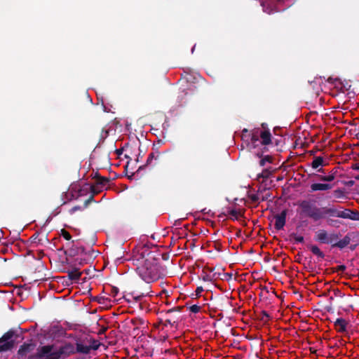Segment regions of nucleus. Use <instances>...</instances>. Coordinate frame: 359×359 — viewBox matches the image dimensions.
Listing matches in <instances>:
<instances>
[{
	"mask_svg": "<svg viewBox=\"0 0 359 359\" xmlns=\"http://www.w3.org/2000/svg\"><path fill=\"white\" fill-rule=\"evenodd\" d=\"M271 143V133L268 130L262 128H255L252 130L250 140L248 142V147L250 149H257L255 151L257 155L264 152L266 145Z\"/></svg>",
	"mask_w": 359,
	"mask_h": 359,
	"instance_id": "obj_1",
	"label": "nucleus"
},
{
	"mask_svg": "<svg viewBox=\"0 0 359 359\" xmlns=\"http://www.w3.org/2000/svg\"><path fill=\"white\" fill-rule=\"evenodd\" d=\"M140 278L147 283H151L158 278V269L156 261L153 257L145 259L137 268Z\"/></svg>",
	"mask_w": 359,
	"mask_h": 359,
	"instance_id": "obj_2",
	"label": "nucleus"
},
{
	"mask_svg": "<svg viewBox=\"0 0 359 359\" xmlns=\"http://www.w3.org/2000/svg\"><path fill=\"white\" fill-rule=\"evenodd\" d=\"M339 235L335 233H327L324 230H320L316 233V239L322 243L331 244L339 240Z\"/></svg>",
	"mask_w": 359,
	"mask_h": 359,
	"instance_id": "obj_3",
	"label": "nucleus"
},
{
	"mask_svg": "<svg viewBox=\"0 0 359 359\" xmlns=\"http://www.w3.org/2000/svg\"><path fill=\"white\" fill-rule=\"evenodd\" d=\"M300 206L307 216L315 220H318L322 217L321 210L316 208H312L308 202H302Z\"/></svg>",
	"mask_w": 359,
	"mask_h": 359,
	"instance_id": "obj_4",
	"label": "nucleus"
},
{
	"mask_svg": "<svg viewBox=\"0 0 359 359\" xmlns=\"http://www.w3.org/2000/svg\"><path fill=\"white\" fill-rule=\"evenodd\" d=\"M13 335L14 332L10 331L0 339V351H6L13 348L14 346Z\"/></svg>",
	"mask_w": 359,
	"mask_h": 359,
	"instance_id": "obj_5",
	"label": "nucleus"
},
{
	"mask_svg": "<svg viewBox=\"0 0 359 359\" xmlns=\"http://www.w3.org/2000/svg\"><path fill=\"white\" fill-rule=\"evenodd\" d=\"M57 356L53 353V346H45L39 349L37 359H56Z\"/></svg>",
	"mask_w": 359,
	"mask_h": 359,
	"instance_id": "obj_6",
	"label": "nucleus"
},
{
	"mask_svg": "<svg viewBox=\"0 0 359 359\" xmlns=\"http://www.w3.org/2000/svg\"><path fill=\"white\" fill-rule=\"evenodd\" d=\"M67 247L65 252L70 257H75L83 252V248L74 241L67 243Z\"/></svg>",
	"mask_w": 359,
	"mask_h": 359,
	"instance_id": "obj_7",
	"label": "nucleus"
},
{
	"mask_svg": "<svg viewBox=\"0 0 359 359\" xmlns=\"http://www.w3.org/2000/svg\"><path fill=\"white\" fill-rule=\"evenodd\" d=\"M286 211L283 210L280 214L274 217L275 219V228L278 230L282 229L285 224L286 221Z\"/></svg>",
	"mask_w": 359,
	"mask_h": 359,
	"instance_id": "obj_8",
	"label": "nucleus"
},
{
	"mask_svg": "<svg viewBox=\"0 0 359 359\" xmlns=\"http://www.w3.org/2000/svg\"><path fill=\"white\" fill-rule=\"evenodd\" d=\"M334 325L335 330L342 333L346 331L348 323L344 318H339L334 321Z\"/></svg>",
	"mask_w": 359,
	"mask_h": 359,
	"instance_id": "obj_9",
	"label": "nucleus"
},
{
	"mask_svg": "<svg viewBox=\"0 0 359 359\" xmlns=\"http://www.w3.org/2000/svg\"><path fill=\"white\" fill-rule=\"evenodd\" d=\"M76 353L88 354L90 351V347L88 346V343L78 341L76 342Z\"/></svg>",
	"mask_w": 359,
	"mask_h": 359,
	"instance_id": "obj_10",
	"label": "nucleus"
},
{
	"mask_svg": "<svg viewBox=\"0 0 359 359\" xmlns=\"http://www.w3.org/2000/svg\"><path fill=\"white\" fill-rule=\"evenodd\" d=\"M332 189V185L324 183H313L311 185V189L313 191H327Z\"/></svg>",
	"mask_w": 359,
	"mask_h": 359,
	"instance_id": "obj_11",
	"label": "nucleus"
},
{
	"mask_svg": "<svg viewBox=\"0 0 359 359\" xmlns=\"http://www.w3.org/2000/svg\"><path fill=\"white\" fill-rule=\"evenodd\" d=\"M325 160L322 156H316L313 158L312 163H311V167L313 169H318V171L321 172L323 171L322 168L318 169L320 167H323L325 165Z\"/></svg>",
	"mask_w": 359,
	"mask_h": 359,
	"instance_id": "obj_12",
	"label": "nucleus"
},
{
	"mask_svg": "<svg viewBox=\"0 0 359 359\" xmlns=\"http://www.w3.org/2000/svg\"><path fill=\"white\" fill-rule=\"evenodd\" d=\"M61 353L71 355L76 353V348L71 344H65L61 348Z\"/></svg>",
	"mask_w": 359,
	"mask_h": 359,
	"instance_id": "obj_13",
	"label": "nucleus"
},
{
	"mask_svg": "<svg viewBox=\"0 0 359 359\" xmlns=\"http://www.w3.org/2000/svg\"><path fill=\"white\" fill-rule=\"evenodd\" d=\"M316 176L318 177L319 180L324 181V182H332L334 180L335 176L334 174H330L328 175H316Z\"/></svg>",
	"mask_w": 359,
	"mask_h": 359,
	"instance_id": "obj_14",
	"label": "nucleus"
},
{
	"mask_svg": "<svg viewBox=\"0 0 359 359\" xmlns=\"http://www.w3.org/2000/svg\"><path fill=\"white\" fill-rule=\"evenodd\" d=\"M350 210H344L338 211L336 215L339 217L345 218V219H349L350 217Z\"/></svg>",
	"mask_w": 359,
	"mask_h": 359,
	"instance_id": "obj_15",
	"label": "nucleus"
},
{
	"mask_svg": "<svg viewBox=\"0 0 359 359\" xmlns=\"http://www.w3.org/2000/svg\"><path fill=\"white\" fill-rule=\"evenodd\" d=\"M348 243V241L346 240H340L334 242L332 245L333 247H339L340 248H343L346 246Z\"/></svg>",
	"mask_w": 359,
	"mask_h": 359,
	"instance_id": "obj_16",
	"label": "nucleus"
},
{
	"mask_svg": "<svg viewBox=\"0 0 359 359\" xmlns=\"http://www.w3.org/2000/svg\"><path fill=\"white\" fill-rule=\"evenodd\" d=\"M100 345V343L97 340H91L88 342V346L90 347V351L98 349Z\"/></svg>",
	"mask_w": 359,
	"mask_h": 359,
	"instance_id": "obj_17",
	"label": "nucleus"
},
{
	"mask_svg": "<svg viewBox=\"0 0 359 359\" xmlns=\"http://www.w3.org/2000/svg\"><path fill=\"white\" fill-rule=\"evenodd\" d=\"M311 252L319 257H323V253L320 250V248L316 245H313L311 248Z\"/></svg>",
	"mask_w": 359,
	"mask_h": 359,
	"instance_id": "obj_18",
	"label": "nucleus"
},
{
	"mask_svg": "<svg viewBox=\"0 0 359 359\" xmlns=\"http://www.w3.org/2000/svg\"><path fill=\"white\" fill-rule=\"evenodd\" d=\"M61 236H62L65 240L69 241L72 236L70 235V233L67 231L65 229H62L61 230V233H60Z\"/></svg>",
	"mask_w": 359,
	"mask_h": 359,
	"instance_id": "obj_19",
	"label": "nucleus"
},
{
	"mask_svg": "<svg viewBox=\"0 0 359 359\" xmlns=\"http://www.w3.org/2000/svg\"><path fill=\"white\" fill-rule=\"evenodd\" d=\"M229 215H230L231 218H232V219H234L235 218H236H236H238V217L240 215V213H239L238 211L235 210V209H234V208H233V209H231V210L229 211Z\"/></svg>",
	"mask_w": 359,
	"mask_h": 359,
	"instance_id": "obj_20",
	"label": "nucleus"
},
{
	"mask_svg": "<svg viewBox=\"0 0 359 359\" xmlns=\"http://www.w3.org/2000/svg\"><path fill=\"white\" fill-rule=\"evenodd\" d=\"M349 219L353 220H359V212L356 211H350Z\"/></svg>",
	"mask_w": 359,
	"mask_h": 359,
	"instance_id": "obj_21",
	"label": "nucleus"
},
{
	"mask_svg": "<svg viewBox=\"0 0 359 359\" xmlns=\"http://www.w3.org/2000/svg\"><path fill=\"white\" fill-rule=\"evenodd\" d=\"M70 277L72 279H76V280H78L79 279L80 276H81V273L79 272L78 271H73L70 274H69Z\"/></svg>",
	"mask_w": 359,
	"mask_h": 359,
	"instance_id": "obj_22",
	"label": "nucleus"
},
{
	"mask_svg": "<svg viewBox=\"0 0 359 359\" xmlns=\"http://www.w3.org/2000/svg\"><path fill=\"white\" fill-rule=\"evenodd\" d=\"M200 309H201V306H198L196 304L192 305L189 308V310L192 313H196L199 312Z\"/></svg>",
	"mask_w": 359,
	"mask_h": 359,
	"instance_id": "obj_23",
	"label": "nucleus"
},
{
	"mask_svg": "<svg viewBox=\"0 0 359 359\" xmlns=\"http://www.w3.org/2000/svg\"><path fill=\"white\" fill-rule=\"evenodd\" d=\"M270 157L269 156H265L264 158H262L260 161V165H264L266 162H269Z\"/></svg>",
	"mask_w": 359,
	"mask_h": 359,
	"instance_id": "obj_24",
	"label": "nucleus"
},
{
	"mask_svg": "<svg viewBox=\"0 0 359 359\" xmlns=\"http://www.w3.org/2000/svg\"><path fill=\"white\" fill-rule=\"evenodd\" d=\"M297 241L298 242H303L304 238L302 236H299V237L297 238Z\"/></svg>",
	"mask_w": 359,
	"mask_h": 359,
	"instance_id": "obj_25",
	"label": "nucleus"
},
{
	"mask_svg": "<svg viewBox=\"0 0 359 359\" xmlns=\"http://www.w3.org/2000/svg\"><path fill=\"white\" fill-rule=\"evenodd\" d=\"M79 209V208L77 207H74L71 210H70V212L71 213H74L76 210H77Z\"/></svg>",
	"mask_w": 359,
	"mask_h": 359,
	"instance_id": "obj_26",
	"label": "nucleus"
},
{
	"mask_svg": "<svg viewBox=\"0 0 359 359\" xmlns=\"http://www.w3.org/2000/svg\"><path fill=\"white\" fill-rule=\"evenodd\" d=\"M243 133H247L248 131H247V130H243Z\"/></svg>",
	"mask_w": 359,
	"mask_h": 359,
	"instance_id": "obj_27",
	"label": "nucleus"
}]
</instances>
